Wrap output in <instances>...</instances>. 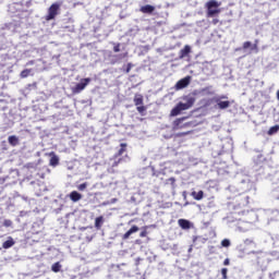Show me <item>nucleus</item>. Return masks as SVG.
<instances>
[{
    "mask_svg": "<svg viewBox=\"0 0 279 279\" xmlns=\"http://www.w3.org/2000/svg\"><path fill=\"white\" fill-rule=\"evenodd\" d=\"M248 256L251 260L255 263V265L259 267V269H262V271H265V269H267L270 260L268 253L263 251H251L248 253Z\"/></svg>",
    "mask_w": 279,
    "mask_h": 279,
    "instance_id": "nucleus-1",
    "label": "nucleus"
},
{
    "mask_svg": "<svg viewBox=\"0 0 279 279\" xmlns=\"http://www.w3.org/2000/svg\"><path fill=\"white\" fill-rule=\"evenodd\" d=\"M183 101L185 102L177 104V106L171 110L170 117H178V114H181L183 110H189L193 108V106L195 105V96L193 94L183 96Z\"/></svg>",
    "mask_w": 279,
    "mask_h": 279,
    "instance_id": "nucleus-2",
    "label": "nucleus"
},
{
    "mask_svg": "<svg viewBox=\"0 0 279 279\" xmlns=\"http://www.w3.org/2000/svg\"><path fill=\"white\" fill-rule=\"evenodd\" d=\"M62 3L60 2H54L52 3L49 9H48V13L47 15L45 16V19L47 21H53L58 14H60V8H61Z\"/></svg>",
    "mask_w": 279,
    "mask_h": 279,
    "instance_id": "nucleus-3",
    "label": "nucleus"
},
{
    "mask_svg": "<svg viewBox=\"0 0 279 279\" xmlns=\"http://www.w3.org/2000/svg\"><path fill=\"white\" fill-rule=\"evenodd\" d=\"M240 193H247V191H252L255 189L254 182L250 179V177H244L239 183Z\"/></svg>",
    "mask_w": 279,
    "mask_h": 279,
    "instance_id": "nucleus-4",
    "label": "nucleus"
},
{
    "mask_svg": "<svg viewBox=\"0 0 279 279\" xmlns=\"http://www.w3.org/2000/svg\"><path fill=\"white\" fill-rule=\"evenodd\" d=\"M58 197L59 199L52 201V213L56 215H60V213H62V208H64V204H66V198L64 195L60 194Z\"/></svg>",
    "mask_w": 279,
    "mask_h": 279,
    "instance_id": "nucleus-5",
    "label": "nucleus"
},
{
    "mask_svg": "<svg viewBox=\"0 0 279 279\" xmlns=\"http://www.w3.org/2000/svg\"><path fill=\"white\" fill-rule=\"evenodd\" d=\"M270 171V167H265L262 168V172H259V174L262 173V175H264V178H266L267 180H270L272 184H279V172H275L274 174H271Z\"/></svg>",
    "mask_w": 279,
    "mask_h": 279,
    "instance_id": "nucleus-6",
    "label": "nucleus"
},
{
    "mask_svg": "<svg viewBox=\"0 0 279 279\" xmlns=\"http://www.w3.org/2000/svg\"><path fill=\"white\" fill-rule=\"evenodd\" d=\"M90 82H92L90 77L82 78L80 83H77L75 86L72 87L73 95H80V93H82V90H84V88H86V86H88Z\"/></svg>",
    "mask_w": 279,
    "mask_h": 279,
    "instance_id": "nucleus-7",
    "label": "nucleus"
},
{
    "mask_svg": "<svg viewBox=\"0 0 279 279\" xmlns=\"http://www.w3.org/2000/svg\"><path fill=\"white\" fill-rule=\"evenodd\" d=\"M186 117L178 118L177 120L173 121L172 123V130H183V128H191L193 125V122H185Z\"/></svg>",
    "mask_w": 279,
    "mask_h": 279,
    "instance_id": "nucleus-8",
    "label": "nucleus"
},
{
    "mask_svg": "<svg viewBox=\"0 0 279 279\" xmlns=\"http://www.w3.org/2000/svg\"><path fill=\"white\" fill-rule=\"evenodd\" d=\"M241 49H250L251 52L258 53V39H255L254 44L244 41L242 48H238L235 51H241Z\"/></svg>",
    "mask_w": 279,
    "mask_h": 279,
    "instance_id": "nucleus-9",
    "label": "nucleus"
},
{
    "mask_svg": "<svg viewBox=\"0 0 279 279\" xmlns=\"http://www.w3.org/2000/svg\"><path fill=\"white\" fill-rule=\"evenodd\" d=\"M193 95H201V97L215 95V88L213 87V85H209V86L203 87L201 89H195L193 92Z\"/></svg>",
    "mask_w": 279,
    "mask_h": 279,
    "instance_id": "nucleus-10",
    "label": "nucleus"
},
{
    "mask_svg": "<svg viewBox=\"0 0 279 279\" xmlns=\"http://www.w3.org/2000/svg\"><path fill=\"white\" fill-rule=\"evenodd\" d=\"M214 104H216V108H218V110H228V108H230V100L214 98Z\"/></svg>",
    "mask_w": 279,
    "mask_h": 279,
    "instance_id": "nucleus-11",
    "label": "nucleus"
},
{
    "mask_svg": "<svg viewBox=\"0 0 279 279\" xmlns=\"http://www.w3.org/2000/svg\"><path fill=\"white\" fill-rule=\"evenodd\" d=\"M178 225L182 230H191V228H195V225L191 222V220H186L184 218L179 219Z\"/></svg>",
    "mask_w": 279,
    "mask_h": 279,
    "instance_id": "nucleus-12",
    "label": "nucleus"
},
{
    "mask_svg": "<svg viewBox=\"0 0 279 279\" xmlns=\"http://www.w3.org/2000/svg\"><path fill=\"white\" fill-rule=\"evenodd\" d=\"M191 84V76H185L184 78H181L177 84H175V89L177 90H182V88H186Z\"/></svg>",
    "mask_w": 279,
    "mask_h": 279,
    "instance_id": "nucleus-13",
    "label": "nucleus"
},
{
    "mask_svg": "<svg viewBox=\"0 0 279 279\" xmlns=\"http://www.w3.org/2000/svg\"><path fill=\"white\" fill-rule=\"evenodd\" d=\"M267 217H268V223H272V221H279V210L275 209V210H268L266 213Z\"/></svg>",
    "mask_w": 279,
    "mask_h": 279,
    "instance_id": "nucleus-14",
    "label": "nucleus"
},
{
    "mask_svg": "<svg viewBox=\"0 0 279 279\" xmlns=\"http://www.w3.org/2000/svg\"><path fill=\"white\" fill-rule=\"evenodd\" d=\"M49 156H50V160H49L50 167H58V165H60V157L54 151L49 153Z\"/></svg>",
    "mask_w": 279,
    "mask_h": 279,
    "instance_id": "nucleus-15",
    "label": "nucleus"
},
{
    "mask_svg": "<svg viewBox=\"0 0 279 279\" xmlns=\"http://www.w3.org/2000/svg\"><path fill=\"white\" fill-rule=\"evenodd\" d=\"M138 230H141L138 226H132L131 229L122 235V241H128V239H130V235L135 234V232H138Z\"/></svg>",
    "mask_w": 279,
    "mask_h": 279,
    "instance_id": "nucleus-16",
    "label": "nucleus"
},
{
    "mask_svg": "<svg viewBox=\"0 0 279 279\" xmlns=\"http://www.w3.org/2000/svg\"><path fill=\"white\" fill-rule=\"evenodd\" d=\"M65 199H68V197L71 199V202H80V199H82V194H80V192L77 191H72L70 194L64 196Z\"/></svg>",
    "mask_w": 279,
    "mask_h": 279,
    "instance_id": "nucleus-17",
    "label": "nucleus"
},
{
    "mask_svg": "<svg viewBox=\"0 0 279 279\" xmlns=\"http://www.w3.org/2000/svg\"><path fill=\"white\" fill-rule=\"evenodd\" d=\"M16 245V241H14L13 236H8L7 240L2 243L3 250H10V247H14Z\"/></svg>",
    "mask_w": 279,
    "mask_h": 279,
    "instance_id": "nucleus-18",
    "label": "nucleus"
},
{
    "mask_svg": "<svg viewBox=\"0 0 279 279\" xmlns=\"http://www.w3.org/2000/svg\"><path fill=\"white\" fill-rule=\"evenodd\" d=\"M140 12H142L143 14H154V12H156V7L151 4H146L141 7Z\"/></svg>",
    "mask_w": 279,
    "mask_h": 279,
    "instance_id": "nucleus-19",
    "label": "nucleus"
},
{
    "mask_svg": "<svg viewBox=\"0 0 279 279\" xmlns=\"http://www.w3.org/2000/svg\"><path fill=\"white\" fill-rule=\"evenodd\" d=\"M8 143L11 147H19V145H21V140L16 135H10L8 137Z\"/></svg>",
    "mask_w": 279,
    "mask_h": 279,
    "instance_id": "nucleus-20",
    "label": "nucleus"
},
{
    "mask_svg": "<svg viewBox=\"0 0 279 279\" xmlns=\"http://www.w3.org/2000/svg\"><path fill=\"white\" fill-rule=\"evenodd\" d=\"M189 53H191V46L185 45L184 48H182L179 52L180 60L189 58Z\"/></svg>",
    "mask_w": 279,
    "mask_h": 279,
    "instance_id": "nucleus-21",
    "label": "nucleus"
},
{
    "mask_svg": "<svg viewBox=\"0 0 279 279\" xmlns=\"http://www.w3.org/2000/svg\"><path fill=\"white\" fill-rule=\"evenodd\" d=\"M106 222V218H104V216H99L95 219V228L96 230H101V228L104 227V223Z\"/></svg>",
    "mask_w": 279,
    "mask_h": 279,
    "instance_id": "nucleus-22",
    "label": "nucleus"
},
{
    "mask_svg": "<svg viewBox=\"0 0 279 279\" xmlns=\"http://www.w3.org/2000/svg\"><path fill=\"white\" fill-rule=\"evenodd\" d=\"M219 5H221V2H218L217 0H209V1L206 3L207 10L218 9Z\"/></svg>",
    "mask_w": 279,
    "mask_h": 279,
    "instance_id": "nucleus-23",
    "label": "nucleus"
},
{
    "mask_svg": "<svg viewBox=\"0 0 279 279\" xmlns=\"http://www.w3.org/2000/svg\"><path fill=\"white\" fill-rule=\"evenodd\" d=\"M250 204V196L240 192V206H247Z\"/></svg>",
    "mask_w": 279,
    "mask_h": 279,
    "instance_id": "nucleus-24",
    "label": "nucleus"
},
{
    "mask_svg": "<svg viewBox=\"0 0 279 279\" xmlns=\"http://www.w3.org/2000/svg\"><path fill=\"white\" fill-rule=\"evenodd\" d=\"M32 230H33V234H39V232H41V230H43V223L34 222L32 225Z\"/></svg>",
    "mask_w": 279,
    "mask_h": 279,
    "instance_id": "nucleus-25",
    "label": "nucleus"
},
{
    "mask_svg": "<svg viewBox=\"0 0 279 279\" xmlns=\"http://www.w3.org/2000/svg\"><path fill=\"white\" fill-rule=\"evenodd\" d=\"M51 271H53V274H60V271H62V264L60 262L52 264Z\"/></svg>",
    "mask_w": 279,
    "mask_h": 279,
    "instance_id": "nucleus-26",
    "label": "nucleus"
},
{
    "mask_svg": "<svg viewBox=\"0 0 279 279\" xmlns=\"http://www.w3.org/2000/svg\"><path fill=\"white\" fill-rule=\"evenodd\" d=\"M191 195L194 197V199H196V202H199L201 199H204V191H194L191 193Z\"/></svg>",
    "mask_w": 279,
    "mask_h": 279,
    "instance_id": "nucleus-27",
    "label": "nucleus"
},
{
    "mask_svg": "<svg viewBox=\"0 0 279 279\" xmlns=\"http://www.w3.org/2000/svg\"><path fill=\"white\" fill-rule=\"evenodd\" d=\"M29 75H34V70L25 69L21 72L20 77H22V80H25V77H29Z\"/></svg>",
    "mask_w": 279,
    "mask_h": 279,
    "instance_id": "nucleus-28",
    "label": "nucleus"
},
{
    "mask_svg": "<svg viewBox=\"0 0 279 279\" xmlns=\"http://www.w3.org/2000/svg\"><path fill=\"white\" fill-rule=\"evenodd\" d=\"M135 106H143V95L136 94L133 99Z\"/></svg>",
    "mask_w": 279,
    "mask_h": 279,
    "instance_id": "nucleus-29",
    "label": "nucleus"
},
{
    "mask_svg": "<svg viewBox=\"0 0 279 279\" xmlns=\"http://www.w3.org/2000/svg\"><path fill=\"white\" fill-rule=\"evenodd\" d=\"M220 12L221 10L219 9H207V16L210 19L213 16H217Z\"/></svg>",
    "mask_w": 279,
    "mask_h": 279,
    "instance_id": "nucleus-30",
    "label": "nucleus"
},
{
    "mask_svg": "<svg viewBox=\"0 0 279 279\" xmlns=\"http://www.w3.org/2000/svg\"><path fill=\"white\" fill-rule=\"evenodd\" d=\"M278 132H279V124H276L268 130L267 134L268 136H274V134H278Z\"/></svg>",
    "mask_w": 279,
    "mask_h": 279,
    "instance_id": "nucleus-31",
    "label": "nucleus"
},
{
    "mask_svg": "<svg viewBox=\"0 0 279 279\" xmlns=\"http://www.w3.org/2000/svg\"><path fill=\"white\" fill-rule=\"evenodd\" d=\"M43 159H38L37 162L26 163V169H37L38 165H41Z\"/></svg>",
    "mask_w": 279,
    "mask_h": 279,
    "instance_id": "nucleus-32",
    "label": "nucleus"
},
{
    "mask_svg": "<svg viewBox=\"0 0 279 279\" xmlns=\"http://www.w3.org/2000/svg\"><path fill=\"white\" fill-rule=\"evenodd\" d=\"M213 101H215L214 98L203 99V100H201V104H202V106H204V108H208V107L213 106Z\"/></svg>",
    "mask_w": 279,
    "mask_h": 279,
    "instance_id": "nucleus-33",
    "label": "nucleus"
},
{
    "mask_svg": "<svg viewBox=\"0 0 279 279\" xmlns=\"http://www.w3.org/2000/svg\"><path fill=\"white\" fill-rule=\"evenodd\" d=\"M166 184H170L172 191H175V178L171 177L169 179L166 180Z\"/></svg>",
    "mask_w": 279,
    "mask_h": 279,
    "instance_id": "nucleus-34",
    "label": "nucleus"
},
{
    "mask_svg": "<svg viewBox=\"0 0 279 279\" xmlns=\"http://www.w3.org/2000/svg\"><path fill=\"white\" fill-rule=\"evenodd\" d=\"M137 112L142 116L145 117V112H147V107L143 106V105H138L136 107Z\"/></svg>",
    "mask_w": 279,
    "mask_h": 279,
    "instance_id": "nucleus-35",
    "label": "nucleus"
},
{
    "mask_svg": "<svg viewBox=\"0 0 279 279\" xmlns=\"http://www.w3.org/2000/svg\"><path fill=\"white\" fill-rule=\"evenodd\" d=\"M270 197H271L272 199L279 201V187H276L275 190L271 191Z\"/></svg>",
    "mask_w": 279,
    "mask_h": 279,
    "instance_id": "nucleus-36",
    "label": "nucleus"
},
{
    "mask_svg": "<svg viewBox=\"0 0 279 279\" xmlns=\"http://www.w3.org/2000/svg\"><path fill=\"white\" fill-rule=\"evenodd\" d=\"M277 272L270 274V272H264L259 279H274V276H276Z\"/></svg>",
    "mask_w": 279,
    "mask_h": 279,
    "instance_id": "nucleus-37",
    "label": "nucleus"
},
{
    "mask_svg": "<svg viewBox=\"0 0 279 279\" xmlns=\"http://www.w3.org/2000/svg\"><path fill=\"white\" fill-rule=\"evenodd\" d=\"M120 149L118 150L117 156H123V153L125 151V147H128V144H121Z\"/></svg>",
    "mask_w": 279,
    "mask_h": 279,
    "instance_id": "nucleus-38",
    "label": "nucleus"
},
{
    "mask_svg": "<svg viewBox=\"0 0 279 279\" xmlns=\"http://www.w3.org/2000/svg\"><path fill=\"white\" fill-rule=\"evenodd\" d=\"M113 46V51L114 53H119V51H121V44L120 43H112Z\"/></svg>",
    "mask_w": 279,
    "mask_h": 279,
    "instance_id": "nucleus-39",
    "label": "nucleus"
},
{
    "mask_svg": "<svg viewBox=\"0 0 279 279\" xmlns=\"http://www.w3.org/2000/svg\"><path fill=\"white\" fill-rule=\"evenodd\" d=\"M197 241H201L202 243H206V239H204L199 235H194L193 236V243H197Z\"/></svg>",
    "mask_w": 279,
    "mask_h": 279,
    "instance_id": "nucleus-40",
    "label": "nucleus"
},
{
    "mask_svg": "<svg viewBox=\"0 0 279 279\" xmlns=\"http://www.w3.org/2000/svg\"><path fill=\"white\" fill-rule=\"evenodd\" d=\"M230 245H232V243L230 242V240L225 239L221 241V246L222 247H230Z\"/></svg>",
    "mask_w": 279,
    "mask_h": 279,
    "instance_id": "nucleus-41",
    "label": "nucleus"
},
{
    "mask_svg": "<svg viewBox=\"0 0 279 279\" xmlns=\"http://www.w3.org/2000/svg\"><path fill=\"white\" fill-rule=\"evenodd\" d=\"M12 225H13V222H12V220H10V219H5V220L3 221L4 228H12Z\"/></svg>",
    "mask_w": 279,
    "mask_h": 279,
    "instance_id": "nucleus-42",
    "label": "nucleus"
},
{
    "mask_svg": "<svg viewBox=\"0 0 279 279\" xmlns=\"http://www.w3.org/2000/svg\"><path fill=\"white\" fill-rule=\"evenodd\" d=\"M147 228H149V227H143V230L141 231V233H140V236L143 239V238H145V236H147Z\"/></svg>",
    "mask_w": 279,
    "mask_h": 279,
    "instance_id": "nucleus-43",
    "label": "nucleus"
},
{
    "mask_svg": "<svg viewBox=\"0 0 279 279\" xmlns=\"http://www.w3.org/2000/svg\"><path fill=\"white\" fill-rule=\"evenodd\" d=\"M222 151H226V150H213L211 156L214 158H217V156H221Z\"/></svg>",
    "mask_w": 279,
    "mask_h": 279,
    "instance_id": "nucleus-44",
    "label": "nucleus"
},
{
    "mask_svg": "<svg viewBox=\"0 0 279 279\" xmlns=\"http://www.w3.org/2000/svg\"><path fill=\"white\" fill-rule=\"evenodd\" d=\"M221 276L223 279H228V268H222L221 269Z\"/></svg>",
    "mask_w": 279,
    "mask_h": 279,
    "instance_id": "nucleus-45",
    "label": "nucleus"
},
{
    "mask_svg": "<svg viewBox=\"0 0 279 279\" xmlns=\"http://www.w3.org/2000/svg\"><path fill=\"white\" fill-rule=\"evenodd\" d=\"M88 186V183H82L78 185V191H86V187Z\"/></svg>",
    "mask_w": 279,
    "mask_h": 279,
    "instance_id": "nucleus-46",
    "label": "nucleus"
},
{
    "mask_svg": "<svg viewBox=\"0 0 279 279\" xmlns=\"http://www.w3.org/2000/svg\"><path fill=\"white\" fill-rule=\"evenodd\" d=\"M244 245H256V244L254 243V240L246 239V240H244Z\"/></svg>",
    "mask_w": 279,
    "mask_h": 279,
    "instance_id": "nucleus-47",
    "label": "nucleus"
},
{
    "mask_svg": "<svg viewBox=\"0 0 279 279\" xmlns=\"http://www.w3.org/2000/svg\"><path fill=\"white\" fill-rule=\"evenodd\" d=\"M1 147H2V150H3V151H8V142L2 141V142H1Z\"/></svg>",
    "mask_w": 279,
    "mask_h": 279,
    "instance_id": "nucleus-48",
    "label": "nucleus"
},
{
    "mask_svg": "<svg viewBox=\"0 0 279 279\" xmlns=\"http://www.w3.org/2000/svg\"><path fill=\"white\" fill-rule=\"evenodd\" d=\"M132 66H134V64L128 63L126 69L124 70V73H130V71H132Z\"/></svg>",
    "mask_w": 279,
    "mask_h": 279,
    "instance_id": "nucleus-49",
    "label": "nucleus"
},
{
    "mask_svg": "<svg viewBox=\"0 0 279 279\" xmlns=\"http://www.w3.org/2000/svg\"><path fill=\"white\" fill-rule=\"evenodd\" d=\"M214 99H219L220 101H223V99H228V96L226 95L215 96Z\"/></svg>",
    "mask_w": 279,
    "mask_h": 279,
    "instance_id": "nucleus-50",
    "label": "nucleus"
},
{
    "mask_svg": "<svg viewBox=\"0 0 279 279\" xmlns=\"http://www.w3.org/2000/svg\"><path fill=\"white\" fill-rule=\"evenodd\" d=\"M63 29H69V32H75V26L69 25V26H63Z\"/></svg>",
    "mask_w": 279,
    "mask_h": 279,
    "instance_id": "nucleus-51",
    "label": "nucleus"
},
{
    "mask_svg": "<svg viewBox=\"0 0 279 279\" xmlns=\"http://www.w3.org/2000/svg\"><path fill=\"white\" fill-rule=\"evenodd\" d=\"M116 58H118V60H123V58H128V52H125L123 54H118V56H116Z\"/></svg>",
    "mask_w": 279,
    "mask_h": 279,
    "instance_id": "nucleus-52",
    "label": "nucleus"
},
{
    "mask_svg": "<svg viewBox=\"0 0 279 279\" xmlns=\"http://www.w3.org/2000/svg\"><path fill=\"white\" fill-rule=\"evenodd\" d=\"M189 134V132H181V133H177V136H186Z\"/></svg>",
    "mask_w": 279,
    "mask_h": 279,
    "instance_id": "nucleus-53",
    "label": "nucleus"
},
{
    "mask_svg": "<svg viewBox=\"0 0 279 279\" xmlns=\"http://www.w3.org/2000/svg\"><path fill=\"white\" fill-rule=\"evenodd\" d=\"M223 265H225V266L230 265V258H226V259L223 260Z\"/></svg>",
    "mask_w": 279,
    "mask_h": 279,
    "instance_id": "nucleus-54",
    "label": "nucleus"
},
{
    "mask_svg": "<svg viewBox=\"0 0 279 279\" xmlns=\"http://www.w3.org/2000/svg\"><path fill=\"white\" fill-rule=\"evenodd\" d=\"M211 23H213V25H217V23H219V19H214V20L211 21Z\"/></svg>",
    "mask_w": 279,
    "mask_h": 279,
    "instance_id": "nucleus-55",
    "label": "nucleus"
},
{
    "mask_svg": "<svg viewBox=\"0 0 279 279\" xmlns=\"http://www.w3.org/2000/svg\"><path fill=\"white\" fill-rule=\"evenodd\" d=\"M141 260H142L141 257H137V258L135 259V265L138 266L140 263H141Z\"/></svg>",
    "mask_w": 279,
    "mask_h": 279,
    "instance_id": "nucleus-56",
    "label": "nucleus"
},
{
    "mask_svg": "<svg viewBox=\"0 0 279 279\" xmlns=\"http://www.w3.org/2000/svg\"><path fill=\"white\" fill-rule=\"evenodd\" d=\"M203 225H204V228H208V226H210V221L203 222Z\"/></svg>",
    "mask_w": 279,
    "mask_h": 279,
    "instance_id": "nucleus-57",
    "label": "nucleus"
},
{
    "mask_svg": "<svg viewBox=\"0 0 279 279\" xmlns=\"http://www.w3.org/2000/svg\"><path fill=\"white\" fill-rule=\"evenodd\" d=\"M143 243L142 240H135V245H141Z\"/></svg>",
    "mask_w": 279,
    "mask_h": 279,
    "instance_id": "nucleus-58",
    "label": "nucleus"
},
{
    "mask_svg": "<svg viewBox=\"0 0 279 279\" xmlns=\"http://www.w3.org/2000/svg\"><path fill=\"white\" fill-rule=\"evenodd\" d=\"M32 5V1H26V8H29Z\"/></svg>",
    "mask_w": 279,
    "mask_h": 279,
    "instance_id": "nucleus-59",
    "label": "nucleus"
},
{
    "mask_svg": "<svg viewBox=\"0 0 279 279\" xmlns=\"http://www.w3.org/2000/svg\"><path fill=\"white\" fill-rule=\"evenodd\" d=\"M69 23H71V25H73V23H75V21L72 17H70Z\"/></svg>",
    "mask_w": 279,
    "mask_h": 279,
    "instance_id": "nucleus-60",
    "label": "nucleus"
},
{
    "mask_svg": "<svg viewBox=\"0 0 279 279\" xmlns=\"http://www.w3.org/2000/svg\"><path fill=\"white\" fill-rule=\"evenodd\" d=\"M270 256H275V258H278V253H274V254H271V252H270V254H269Z\"/></svg>",
    "mask_w": 279,
    "mask_h": 279,
    "instance_id": "nucleus-61",
    "label": "nucleus"
},
{
    "mask_svg": "<svg viewBox=\"0 0 279 279\" xmlns=\"http://www.w3.org/2000/svg\"><path fill=\"white\" fill-rule=\"evenodd\" d=\"M183 197L184 199H186V192H183Z\"/></svg>",
    "mask_w": 279,
    "mask_h": 279,
    "instance_id": "nucleus-62",
    "label": "nucleus"
},
{
    "mask_svg": "<svg viewBox=\"0 0 279 279\" xmlns=\"http://www.w3.org/2000/svg\"><path fill=\"white\" fill-rule=\"evenodd\" d=\"M114 202H117V198H112V204H114Z\"/></svg>",
    "mask_w": 279,
    "mask_h": 279,
    "instance_id": "nucleus-63",
    "label": "nucleus"
},
{
    "mask_svg": "<svg viewBox=\"0 0 279 279\" xmlns=\"http://www.w3.org/2000/svg\"><path fill=\"white\" fill-rule=\"evenodd\" d=\"M189 204H190V203H189V202H186V203L184 204V206H189Z\"/></svg>",
    "mask_w": 279,
    "mask_h": 279,
    "instance_id": "nucleus-64",
    "label": "nucleus"
}]
</instances>
